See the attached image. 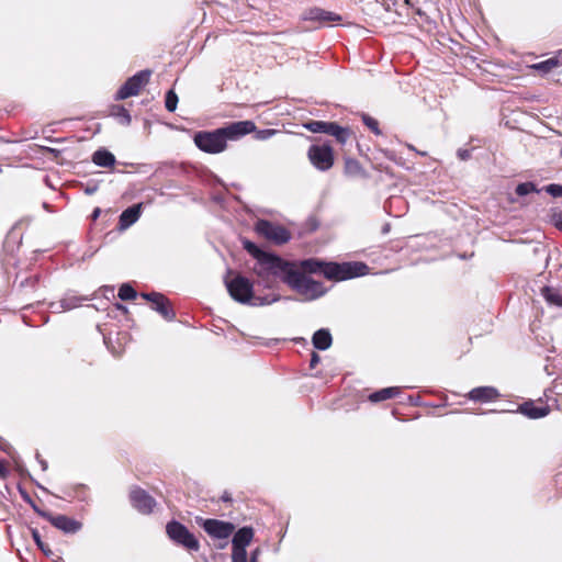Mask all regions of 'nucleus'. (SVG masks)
<instances>
[{"label":"nucleus","mask_w":562,"mask_h":562,"mask_svg":"<svg viewBox=\"0 0 562 562\" xmlns=\"http://www.w3.org/2000/svg\"><path fill=\"white\" fill-rule=\"evenodd\" d=\"M367 265L362 262L324 263L315 259H306L296 263L286 284L304 300L312 301L323 296L326 288L310 274L322 272L327 279L342 281L364 276Z\"/></svg>","instance_id":"obj_1"},{"label":"nucleus","mask_w":562,"mask_h":562,"mask_svg":"<svg viewBox=\"0 0 562 562\" xmlns=\"http://www.w3.org/2000/svg\"><path fill=\"white\" fill-rule=\"evenodd\" d=\"M243 245L256 259L254 272L265 286L270 288L274 279L288 282L297 262H290L271 252L263 251L250 240H244Z\"/></svg>","instance_id":"obj_2"},{"label":"nucleus","mask_w":562,"mask_h":562,"mask_svg":"<svg viewBox=\"0 0 562 562\" xmlns=\"http://www.w3.org/2000/svg\"><path fill=\"white\" fill-rule=\"evenodd\" d=\"M256 130L251 121H239L213 132H199L194 136L195 145L209 154L222 153L227 145L228 139H237Z\"/></svg>","instance_id":"obj_3"},{"label":"nucleus","mask_w":562,"mask_h":562,"mask_svg":"<svg viewBox=\"0 0 562 562\" xmlns=\"http://www.w3.org/2000/svg\"><path fill=\"white\" fill-rule=\"evenodd\" d=\"M226 288L231 296L239 303H251V304H270L276 302L277 297H265L263 300L256 299L252 295V283L243 276H236L231 280H226Z\"/></svg>","instance_id":"obj_4"},{"label":"nucleus","mask_w":562,"mask_h":562,"mask_svg":"<svg viewBox=\"0 0 562 562\" xmlns=\"http://www.w3.org/2000/svg\"><path fill=\"white\" fill-rule=\"evenodd\" d=\"M168 537L179 546L191 551H198L200 544L198 539L191 533L186 526L178 521H170L166 526Z\"/></svg>","instance_id":"obj_5"},{"label":"nucleus","mask_w":562,"mask_h":562,"mask_svg":"<svg viewBox=\"0 0 562 562\" xmlns=\"http://www.w3.org/2000/svg\"><path fill=\"white\" fill-rule=\"evenodd\" d=\"M311 164L319 171H327L334 165L333 148L328 144H314L307 150Z\"/></svg>","instance_id":"obj_6"},{"label":"nucleus","mask_w":562,"mask_h":562,"mask_svg":"<svg viewBox=\"0 0 562 562\" xmlns=\"http://www.w3.org/2000/svg\"><path fill=\"white\" fill-rule=\"evenodd\" d=\"M256 232L274 244H284L290 239V233L283 226L266 220H259L255 226Z\"/></svg>","instance_id":"obj_7"},{"label":"nucleus","mask_w":562,"mask_h":562,"mask_svg":"<svg viewBox=\"0 0 562 562\" xmlns=\"http://www.w3.org/2000/svg\"><path fill=\"white\" fill-rule=\"evenodd\" d=\"M305 128L312 133H324L334 136L340 144H346L349 138V131L334 122L311 121Z\"/></svg>","instance_id":"obj_8"},{"label":"nucleus","mask_w":562,"mask_h":562,"mask_svg":"<svg viewBox=\"0 0 562 562\" xmlns=\"http://www.w3.org/2000/svg\"><path fill=\"white\" fill-rule=\"evenodd\" d=\"M150 75V70H142L128 78L116 92V100H124L137 95L142 88L148 83Z\"/></svg>","instance_id":"obj_9"},{"label":"nucleus","mask_w":562,"mask_h":562,"mask_svg":"<svg viewBox=\"0 0 562 562\" xmlns=\"http://www.w3.org/2000/svg\"><path fill=\"white\" fill-rule=\"evenodd\" d=\"M202 526L207 535L216 539H226L235 530L233 524L217 519H206Z\"/></svg>","instance_id":"obj_10"},{"label":"nucleus","mask_w":562,"mask_h":562,"mask_svg":"<svg viewBox=\"0 0 562 562\" xmlns=\"http://www.w3.org/2000/svg\"><path fill=\"white\" fill-rule=\"evenodd\" d=\"M130 499L133 507L143 514H149L155 506L154 498L144 490L138 487H135L131 491Z\"/></svg>","instance_id":"obj_11"},{"label":"nucleus","mask_w":562,"mask_h":562,"mask_svg":"<svg viewBox=\"0 0 562 562\" xmlns=\"http://www.w3.org/2000/svg\"><path fill=\"white\" fill-rule=\"evenodd\" d=\"M47 519L54 527L67 533H75L81 529V524L79 521L65 515H48Z\"/></svg>","instance_id":"obj_12"},{"label":"nucleus","mask_w":562,"mask_h":562,"mask_svg":"<svg viewBox=\"0 0 562 562\" xmlns=\"http://www.w3.org/2000/svg\"><path fill=\"white\" fill-rule=\"evenodd\" d=\"M305 20L317 21L324 24H330L340 22L341 16L331 11H327L321 8H313L305 13Z\"/></svg>","instance_id":"obj_13"},{"label":"nucleus","mask_w":562,"mask_h":562,"mask_svg":"<svg viewBox=\"0 0 562 562\" xmlns=\"http://www.w3.org/2000/svg\"><path fill=\"white\" fill-rule=\"evenodd\" d=\"M499 396L498 391L493 386H480L470 391L469 398L475 402H491Z\"/></svg>","instance_id":"obj_14"},{"label":"nucleus","mask_w":562,"mask_h":562,"mask_svg":"<svg viewBox=\"0 0 562 562\" xmlns=\"http://www.w3.org/2000/svg\"><path fill=\"white\" fill-rule=\"evenodd\" d=\"M518 412L531 419H538L546 417L550 413V408L548 406H536L532 401H528L519 405Z\"/></svg>","instance_id":"obj_15"},{"label":"nucleus","mask_w":562,"mask_h":562,"mask_svg":"<svg viewBox=\"0 0 562 562\" xmlns=\"http://www.w3.org/2000/svg\"><path fill=\"white\" fill-rule=\"evenodd\" d=\"M142 213V204H135L120 215L119 226L120 229L124 231L132 226L140 216Z\"/></svg>","instance_id":"obj_16"},{"label":"nucleus","mask_w":562,"mask_h":562,"mask_svg":"<svg viewBox=\"0 0 562 562\" xmlns=\"http://www.w3.org/2000/svg\"><path fill=\"white\" fill-rule=\"evenodd\" d=\"M156 301L153 304V308L158 312L165 319L172 321L175 318V312L170 307V302L162 295H154Z\"/></svg>","instance_id":"obj_17"},{"label":"nucleus","mask_w":562,"mask_h":562,"mask_svg":"<svg viewBox=\"0 0 562 562\" xmlns=\"http://www.w3.org/2000/svg\"><path fill=\"white\" fill-rule=\"evenodd\" d=\"M312 341L316 349L326 350L331 346L333 339L330 333L322 328L315 331Z\"/></svg>","instance_id":"obj_18"},{"label":"nucleus","mask_w":562,"mask_h":562,"mask_svg":"<svg viewBox=\"0 0 562 562\" xmlns=\"http://www.w3.org/2000/svg\"><path fill=\"white\" fill-rule=\"evenodd\" d=\"M254 538V530L250 527L240 528L233 537L232 546L247 548Z\"/></svg>","instance_id":"obj_19"},{"label":"nucleus","mask_w":562,"mask_h":562,"mask_svg":"<svg viewBox=\"0 0 562 562\" xmlns=\"http://www.w3.org/2000/svg\"><path fill=\"white\" fill-rule=\"evenodd\" d=\"M92 161L100 167H112L115 164V157L106 149H99L92 155Z\"/></svg>","instance_id":"obj_20"},{"label":"nucleus","mask_w":562,"mask_h":562,"mask_svg":"<svg viewBox=\"0 0 562 562\" xmlns=\"http://www.w3.org/2000/svg\"><path fill=\"white\" fill-rule=\"evenodd\" d=\"M401 393V389L397 386L385 387L373 392L369 395V400L373 403L382 402L392 397L397 396Z\"/></svg>","instance_id":"obj_21"},{"label":"nucleus","mask_w":562,"mask_h":562,"mask_svg":"<svg viewBox=\"0 0 562 562\" xmlns=\"http://www.w3.org/2000/svg\"><path fill=\"white\" fill-rule=\"evenodd\" d=\"M542 295L549 304L562 307V288L546 286Z\"/></svg>","instance_id":"obj_22"},{"label":"nucleus","mask_w":562,"mask_h":562,"mask_svg":"<svg viewBox=\"0 0 562 562\" xmlns=\"http://www.w3.org/2000/svg\"><path fill=\"white\" fill-rule=\"evenodd\" d=\"M112 115L115 116L119 122L123 125H130L132 117L128 111L122 105H115L112 108Z\"/></svg>","instance_id":"obj_23"},{"label":"nucleus","mask_w":562,"mask_h":562,"mask_svg":"<svg viewBox=\"0 0 562 562\" xmlns=\"http://www.w3.org/2000/svg\"><path fill=\"white\" fill-rule=\"evenodd\" d=\"M78 305H79L78 299L69 297V299L61 300L59 303H54L52 305V307L56 312H59L60 311L59 308H61V311H67V310H72V308L77 307Z\"/></svg>","instance_id":"obj_24"},{"label":"nucleus","mask_w":562,"mask_h":562,"mask_svg":"<svg viewBox=\"0 0 562 562\" xmlns=\"http://www.w3.org/2000/svg\"><path fill=\"white\" fill-rule=\"evenodd\" d=\"M557 65H558V61L553 58H550L544 61L533 64L531 66V68L535 70H538V71H541L543 74H547L550 70H552Z\"/></svg>","instance_id":"obj_25"},{"label":"nucleus","mask_w":562,"mask_h":562,"mask_svg":"<svg viewBox=\"0 0 562 562\" xmlns=\"http://www.w3.org/2000/svg\"><path fill=\"white\" fill-rule=\"evenodd\" d=\"M232 562H247V551L245 547L232 546Z\"/></svg>","instance_id":"obj_26"},{"label":"nucleus","mask_w":562,"mask_h":562,"mask_svg":"<svg viewBox=\"0 0 562 562\" xmlns=\"http://www.w3.org/2000/svg\"><path fill=\"white\" fill-rule=\"evenodd\" d=\"M136 295V291L127 283L122 284L119 290V297L123 301L133 300Z\"/></svg>","instance_id":"obj_27"},{"label":"nucleus","mask_w":562,"mask_h":562,"mask_svg":"<svg viewBox=\"0 0 562 562\" xmlns=\"http://www.w3.org/2000/svg\"><path fill=\"white\" fill-rule=\"evenodd\" d=\"M531 192H538L536 184L532 182H522L516 187V193L520 196L527 195Z\"/></svg>","instance_id":"obj_28"},{"label":"nucleus","mask_w":562,"mask_h":562,"mask_svg":"<svg viewBox=\"0 0 562 562\" xmlns=\"http://www.w3.org/2000/svg\"><path fill=\"white\" fill-rule=\"evenodd\" d=\"M177 104H178L177 94L172 90H169L166 94V101H165L166 109L169 112H173L177 109Z\"/></svg>","instance_id":"obj_29"},{"label":"nucleus","mask_w":562,"mask_h":562,"mask_svg":"<svg viewBox=\"0 0 562 562\" xmlns=\"http://www.w3.org/2000/svg\"><path fill=\"white\" fill-rule=\"evenodd\" d=\"M551 223L562 231V209H552L550 212Z\"/></svg>","instance_id":"obj_30"},{"label":"nucleus","mask_w":562,"mask_h":562,"mask_svg":"<svg viewBox=\"0 0 562 562\" xmlns=\"http://www.w3.org/2000/svg\"><path fill=\"white\" fill-rule=\"evenodd\" d=\"M546 192L552 195L553 198H561L562 196V186L561 184H549L544 188Z\"/></svg>","instance_id":"obj_31"},{"label":"nucleus","mask_w":562,"mask_h":562,"mask_svg":"<svg viewBox=\"0 0 562 562\" xmlns=\"http://www.w3.org/2000/svg\"><path fill=\"white\" fill-rule=\"evenodd\" d=\"M363 120V123L375 134H380V130H379V126H378V122L376 120H374L373 117L369 116V115H363L362 117Z\"/></svg>","instance_id":"obj_32"},{"label":"nucleus","mask_w":562,"mask_h":562,"mask_svg":"<svg viewBox=\"0 0 562 562\" xmlns=\"http://www.w3.org/2000/svg\"><path fill=\"white\" fill-rule=\"evenodd\" d=\"M33 538L38 546V548L46 554L50 555L53 552L52 550L41 540V537L36 530L33 531Z\"/></svg>","instance_id":"obj_33"},{"label":"nucleus","mask_w":562,"mask_h":562,"mask_svg":"<svg viewBox=\"0 0 562 562\" xmlns=\"http://www.w3.org/2000/svg\"><path fill=\"white\" fill-rule=\"evenodd\" d=\"M273 134H276L274 130H263V131L258 132V138L266 139V138H269L270 136H272Z\"/></svg>","instance_id":"obj_34"},{"label":"nucleus","mask_w":562,"mask_h":562,"mask_svg":"<svg viewBox=\"0 0 562 562\" xmlns=\"http://www.w3.org/2000/svg\"><path fill=\"white\" fill-rule=\"evenodd\" d=\"M154 295H160V293H157V292H151V293H143L142 294V297L149 301L151 304L155 303V299L153 297Z\"/></svg>","instance_id":"obj_35"},{"label":"nucleus","mask_w":562,"mask_h":562,"mask_svg":"<svg viewBox=\"0 0 562 562\" xmlns=\"http://www.w3.org/2000/svg\"><path fill=\"white\" fill-rule=\"evenodd\" d=\"M259 555H260V549H255L250 553V562H258Z\"/></svg>","instance_id":"obj_36"},{"label":"nucleus","mask_w":562,"mask_h":562,"mask_svg":"<svg viewBox=\"0 0 562 562\" xmlns=\"http://www.w3.org/2000/svg\"><path fill=\"white\" fill-rule=\"evenodd\" d=\"M458 156L462 159V160H465L470 157V151L467 150V149H460L458 150Z\"/></svg>","instance_id":"obj_37"},{"label":"nucleus","mask_w":562,"mask_h":562,"mask_svg":"<svg viewBox=\"0 0 562 562\" xmlns=\"http://www.w3.org/2000/svg\"><path fill=\"white\" fill-rule=\"evenodd\" d=\"M319 356L316 352H313L311 358V367L314 368L319 362Z\"/></svg>","instance_id":"obj_38"},{"label":"nucleus","mask_w":562,"mask_h":562,"mask_svg":"<svg viewBox=\"0 0 562 562\" xmlns=\"http://www.w3.org/2000/svg\"><path fill=\"white\" fill-rule=\"evenodd\" d=\"M4 474H5V468L2 464V462L0 461V475H4Z\"/></svg>","instance_id":"obj_39"},{"label":"nucleus","mask_w":562,"mask_h":562,"mask_svg":"<svg viewBox=\"0 0 562 562\" xmlns=\"http://www.w3.org/2000/svg\"><path fill=\"white\" fill-rule=\"evenodd\" d=\"M99 214H100V210H99V209H95V210L93 211V218H97V217L99 216Z\"/></svg>","instance_id":"obj_40"},{"label":"nucleus","mask_w":562,"mask_h":562,"mask_svg":"<svg viewBox=\"0 0 562 562\" xmlns=\"http://www.w3.org/2000/svg\"><path fill=\"white\" fill-rule=\"evenodd\" d=\"M41 464H42V469H43V470H46V468H47L46 462H45V461H41Z\"/></svg>","instance_id":"obj_41"},{"label":"nucleus","mask_w":562,"mask_h":562,"mask_svg":"<svg viewBox=\"0 0 562 562\" xmlns=\"http://www.w3.org/2000/svg\"><path fill=\"white\" fill-rule=\"evenodd\" d=\"M350 165H356V162H355V161H351V160H348V161H347V166H350Z\"/></svg>","instance_id":"obj_42"},{"label":"nucleus","mask_w":562,"mask_h":562,"mask_svg":"<svg viewBox=\"0 0 562 562\" xmlns=\"http://www.w3.org/2000/svg\"><path fill=\"white\" fill-rule=\"evenodd\" d=\"M94 190L93 189H88L87 192L88 193H92Z\"/></svg>","instance_id":"obj_43"},{"label":"nucleus","mask_w":562,"mask_h":562,"mask_svg":"<svg viewBox=\"0 0 562 562\" xmlns=\"http://www.w3.org/2000/svg\"><path fill=\"white\" fill-rule=\"evenodd\" d=\"M560 157L562 158V146H561V149H560Z\"/></svg>","instance_id":"obj_44"}]
</instances>
